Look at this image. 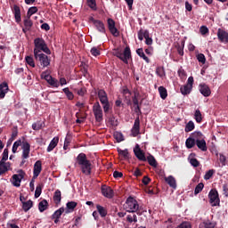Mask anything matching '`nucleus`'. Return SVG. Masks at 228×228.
I'll return each instance as SVG.
<instances>
[{
	"mask_svg": "<svg viewBox=\"0 0 228 228\" xmlns=\"http://www.w3.org/2000/svg\"><path fill=\"white\" fill-rule=\"evenodd\" d=\"M219 161L223 165V167H225V164H226V161H227V158L225 157V155L220 153L219 154Z\"/></svg>",
	"mask_w": 228,
	"mask_h": 228,
	"instance_id": "obj_60",
	"label": "nucleus"
},
{
	"mask_svg": "<svg viewBox=\"0 0 228 228\" xmlns=\"http://www.w3.org/2000/svg\"><path fill=\"white\" fill-rule=\"evenodd\" d=\"M41 172H42V161L37 160L34 164L33 179H37L40 175Z\"/></svg>",
	"mask_w": 228,
	"mask_h": 228,
	"instance_id": "obj_17",
	"label": "nucleus"
},
{
	"mask_svg": "<svg viewBox=\"0 0 228 228\" xmlns=\"http://www.w3.org/2000/svg\"><path fill=\"white\" fill-rule=\"evenodd\" d=\"M159 94L160 98L163 99V101H165V99L168 97V92L167 91V88H165V86L159 87Z\"/></svg>",
	"mask_w": 228,
	"mask_h": 228,
	"instance_id": "obj_35",
	"label": "nucleus"
},
{
	"mask_svg": "<svg viewBox=\"0 0 228 228\" xmlns=\"http://www.w3.org/2000/svg\"><path fill=\"white\" fill-rule=\"evenodd\" d=\"M8 90H10V88L8 87V83L3 82L0 84V99H4V97H6Z\"/></svg>",
	"mask_w": 228,
	"mask_h": 228,
	"instance_id": "obj_24",
	"label": "nucleus"
},
{
	"mask_svg": "<svg viewBox=\"0 0 228 228\" xmlns=\"http://www.w3.org/2000/svg\"><path fill=\"white\" fill-rule=\"evenodd\" d=\"M200 33L203 36L208 35V33H209V28H208L206 26H201L200 28Z\"/></svg>",
	"mask_w": 228,
	"mask_h": 228,
	"instance_id": "obj_63",
	"label": "nucleus"
},
{
	"mask_svg": "<svg viewBox=\"0 0 228 228\" xmlns=\"http://www.w3.org/2000/svg\"><path fill=\"white\" fill-rule=\"evenodd\" d=\"M114 138L117 140V142H124V134H122L120 132H115Z\"/></svg>",
	"mask_w": 228,
	"mask_h": 228,
	"instance_id": "obj_50",
	"label": "nucleus"
},
{
	"mask_svg": "<svg viewBox=\"0 0 228 228\" xmlns=\"http://www.w3.org/2000/svg\"><path fill=\"white\" fill-rule=\"evenodd\" d=\"M65 212L64 208H60L52 216V218H61V215Z\"/></svg>",
	"mask_w": 228,
	"mask_h": 228,
	"instance_id": "obj_44",
	"label": "nucleus"
},
{
	"mask_svg": "<svg viewBox=\"0 0 228 228\" xmlns=\"http://www.w3.org/2000/svg\"><path fill=\"white\" fill-rule=\"evenodd\" d=\"M156 74L157 76H159V77H165V68L163 67H158L156 69Z\"/></svg>",
	"mask_w": 228,
	"mask_h": 228,
	"instance_id": "obj_49",
	"label": "nucleus"
},
{
	"mask_svg": "<svg viewBox=\"0 0 228 228\" xmlns=\"http://www.w3.org/2000/svg\"><path fill=\"white\" fill-rule=\"evenodd\" d=\"M35 59L37 60L41 65V67H49L51 65V60L45 53H37V55H34Z\"/></svg>",
	"mask_w": 228,
	"mask_h": 228,
	"instance_id": "obj_12",
	"label": "nucleus"
},
{
	"mask_svg": "<svg viewBox=\"0 0 228 228\" xmlns=\"http://www.w3.org/2000/svg\"><path fill=\"white\" fill-rule=\"evenodd\" d=\"M202 190H204V183H200L194 189V195H199Z\"/></svg>",
	"mask_w": 228,
	"mask_h": 228,
	"instance_id": "obj_48",
	"label": "nucleus"
},
{
	"mask_svg": "<svg viewBox=\"0 0 228 228\" xmlns=\"http://www.w3.org/2000/svg\"><path fill=\"white\" fill-rule=\"evenodd\" d=\"M76 117H77V120H76L77 124H83V122H85V120L86 119V116L81 117V114L79 113H77Z\"/></svg>",
	"mask_w": 228,
	"mask_h": 228,
	"instance_id": "obj_52",
	"label": "nucleus"
},
{
	"mask_svg": "<svg viewBox=\"0 0 228 228\" xmlns=\"http://www.w3.org/2000/svg\"><path fill=\"white\" fill-rule=\"evenodd\" d=\"M42 195V185H37L35 191V198L38 199Z\"/></svg>",
	"mask_w": 228,
	"mask_h": 228,
	"instance_id": "obj_57",
	"label": "nucleus"
},
{
	"mask_svg": "<svg viewBox=\"0 0 228 228\" xmlns=\"http://www.w3.org/2000/svg\"><path fill=\"white\" fill-rule=\"evenodd\" d=\"M193 129H195V123H193V121L191 120L185 125L184 131L185 133H191Z\"/></svg>",
	"mask_w": 228,
	"mask_h": 228,
	"instance_id": "obj_40",
	"label": "nucleus"
},
{
	"mask_svg": "<svg viewBox=\"0 0 228 228\" xmlns=\"http://www.w3.org/2000/svg\"><path fill=\"white\" fill-rule=\"evenodd\" d=\"M98 98L101 104H102L104 113H108V111H110V100H108V94H106V91L102 89L98 90Z\"/></svg>",
	"mask_w": 228,
	"mask_h": 228,
	"instance_id": "obj_5",
	"label": "nucleus"
},
{
	"mask_svg": "<svg viewBox=\"0 0 228 228\" xmlns=\"http://www.w3.org/2000/svg\"><path fill=\"white\" fill-rule=\"evenodd\" d=\"M177 228H191V224L190 222H183L177 226Z\"/></svg>",
	"mask_w": 228,
	"mask_h": 228,
	"instance_id": "obj_62",
	"label": "nucleus"
},
{
	"mask_svg": "<svg viewBox=\"0 0 228 228\" xmlns=\"http://www.w3.org/2000/svg\"><path fill=\"white\" fill-rule=\"evenodd\" d=\"M102 194L106 199H113V189L106 185L102 186Z\"/></svg>",
	"mask_w": 228,
	"mask_h": 228,
	"instance_id": "obj_21",
	"label": "nucleus"
},
{
	"mask_svg": "<svg viewBox=\"0 0 228 228\" xmlns=\"http://www.w3.org/2000/svg\"><path fill=\"white\" fill-rule=\"evenodd\" d=\"M202 112H200V110H196L194 111V120L197 122V124H201L202 123Z\"/></svg>",
	"mask_w": 228,
	"mask_h": 228,
	"instance_id": "obj_34",
	"label": "nucleus"
},
{
	"mask_svg": "<svg viewBox=\"0 0 228 228\" xmlns=\"http://www.w3.org/2000/svg\"><path fill=\"white\" fill-rule=\"evenodd\" d=\"M93 113L94 115L96 122H102V108L99 102H95L93 106Z\"/></svg>",
	"mask_w": 228,
	"mask_h": 228,
	"instance_id": "obj_11",
	"label": "nucleus"
},
{
	"mask_svg": "<svg viewBox=\"0 0 228 228\" xmlns=\"http://www.w3.org/2000/svg\"><path fill=\"white\" fill-rule=\"evenodd\" d=\"M138 208H140V205H138V201H136V200L131 197L126 200V209L128 213H136V211H138Z\"/></svg>",
	"mask_w": 228,
	"mask_h": 228,
	"instance_id": "obj_7",
	"label": "nucleus"
},
{
	"mask_svg": "<svg viewBox=\"0 0 228 228\" xmlns=\"http://www.w3.org/2000/svg\"><path fill=\"white\" fill-rule=\"evenodd\" d=\"M147 161H148L149 165H151V167L157 168L158 162L156 161V159L154 158V156H152V155L148 156Z\"/></svg>",
	"mask_w": 228,
	"mask_h": 228,
	"instance_id": "obj_41",
	"label": "nucleus"
},
{
	"mask_svg": "<svg viewBox=\"0 0 228 228\" xmlns=\"http://www.w3.org/2000/svg\"><path fill=\"white\" fill-rule=\"evenodd\" d=\"M131 134L134 137H136L138 134H140V118H135L134 126L131 129Z\"/></svg>",
	"mask_w": 228,
	"mask_h": 228,
	"instance_id": "obj_20",
	"label": "nucleus"
},
{
	"mask_svg": "<svg viewBox=\"0 0 228 228\" xmlns=\"http://www.w3.org/2000/svg\"><path fill=\"white\" fill-rule=\"evenodd\" d=\"M223 191H224V197L228 198V185H227V183H224L223 185Z\"/></svg>",
	"mask_w": 228,
	"mask_h": 228,
	"instance_id": "obj_64",
	"label": "nucleus"
},
{
	"mask_svg": "<svg viewBox=\"0 0 228 228\" xmlns=\"http://www.w3.org/2000/svg\"><path fill=\"white\" fill-rule=\"evenodd\" d=\"M62 92L65 94V95H66L67 99H69V101L74 100V94L72 92H70L69 87L63 88Z\"/></svg>",
	"mask_w": 228,
	"mask_h": 228,
	"instance_id": "obj_42",
	"label": "nucleus"
},
{
	"mask_svg": "<svg viewBox=\"0 0 228 228\" xmlns=\"http://www.w3.org/2000/svg\"><path fill=\"white\" fill-rule=\"evenodd\" d=\"M87 4H88L89 8H92V10H96V8H97L95 0H87Z\"/></svg>",
	"mask_w": 228,
	"mask_h": 228,
	"instance_id": "obj_61",
	"label": "nucleus"
},
{
	"mask_svg": "<svg viewBox=\"0 0 228 228\" xmlns=\"http://www.w3.org/2000/svg\"><path fill=\"white\" fill-rule=\"evenodd\" d=\"M196 58L200 63H202V65L206 63V56L203 53H199Z\"/></svg>",
	"mask_w": 228,
	"mask_h": 228,
	"instance_id": "obj_54",
	"label": "nucleus"
},
{
	"mask_svg": "<svg viewBox=\"0 0 228 228\" xmlns=\"http://www.w3.org/2000/svg\"><path fill=\"white\" fill-rule=\"evenodd\" d=\"M25 61L28 67H31L32 69H35L37 67V64H35V59H33V56H26L25 57Z\"/></svg>",
	"mask_w": 228,
	"mask_h": 228,
	"instance_id": "obj_38",
	"label": "nucleus"
},
{
	"mask_svg": "<svg viewBox=\"0 0 228 228\" xmlns=\"http://www.w3.org/2000/svg\"><path fill=\"white\" fill-rule=\"evenodd\" d=\"M12 12H13V15L15 18V21L17 23L20 22L22 20V19L20 17V7H19L18 5H14Z\"/></svg>",
	"mask_w": 228,
	"mask_h": 228,
	"instance_id": "obj_26",
	"label": "nucleus"
},
{
	"mask_svg": "<svg viewBox=\"0 0 228 228\" xmlns=\"http://www.w3.org/2000/svg\"><path fill=\"white\" fill-rule=\"evenodd\" d=\"M91 54L95 57L101 56V50L99 49V47L94 46L91 49Z\"/></svg>",
	"mask_w": 228,
	"mask_h": 228,
	"instance_id": "obj_53",
	"label": "nucleus"
},
{
	"mask_svg": "<svg viewBox=\"0 0 228 228\" xmlns=\"http://www.w3.org/2000/svg\"><path fill=\"white\" fill-rule=\"evenodd\" d=\"M21 163L20 165H24L26 163V160L29 158V154L31 152V145L28 142H23L22 146H21Z\"/></svg>",
	"mask_w": 228,
	"mask_h": 228,
	"instance_id": "obj_9",
	"label": "nucleus"
},
{
	"mask_svg": "<svg viewBox=\"0 0 228 228\" xmlns=\"http://www.w3.org/2000/svg\"><path fill=\"white\" fill-rule=\"evenodd\" d=\"M90 20L94 24V28H96L97 31L106 34V27L104 26V22L94 18H91Z\"/></svg>",
	"mask_w": 228,
	"mask_h": 228,
	"instance_id": "obj_14",
	"label": "nucleus"
},
{
	"mask_svg": "<svg viewBox=\"0 0 228 228\" xmlns=\"http://www.w3.org/2000/svg\"><path fill=\"white\" fill-rule=\"evenodd\" d=\"M113 54L127 65V63H129V60H131V48L126 46L124 52H122V50L116 49L114 50Z\"/></svg>",
	"mask_w": 228,
	"mask_h": 228,
	"instance_id": "obj_4",
	"label": "nucleus"
},
{
	"mask_svg": "<svg viewBox=\"0 0 228 228\" xmlns=\"http://www.w3.org/2000/svg\"><path fill=\"white\" fill-rule=\"evenodd\" d=\"M196 143L197 142H195V140L192 139L191 135H190V137L187 138L185 141V147L187 149H193L195 147Z\"/></svg>",
	"mask_w": 228,
	"mask_h": 228,
	"instance_id": "obj_32",
	"label": "nucleus"
},
{
	"mask_svg": "<svg viewBox=\"0 0 228 228\" xmlns=\"http://www.w3.org/2000/svg\"><path fill=\"white\" fill-rule=\"evenodd\" d=\"M24 175H26V173H24L22 170H19L18 174L12 176V184L14 185L16 188H19L20 186V183H22Z\"/></svg>",
	"mask_w": 228,
	"mask_h": 228,
	"instance_id": "obj_10",
	"label": "nucleus"
},
{
	"mask_svg": "<svg viewBox=\"0 0 228 228\" xmlns=\"http://www.w3.org/2000/svg\"><path fill=\"white\" fill-rule=\"evenodd\" d=\"M53 202L54 204L58 205L61 202V191L60 190H56L53 194Z\"/></svg>",
	"mask_w": 228,
	"mask_h": 228,
	"instance_id": "obj_31",
	"label": "nucleus"
},
{
	"mask_svg": "<svg viewBox=\"0 0 228 228\" xmlns=\"http://www.w3.org/2000/svg\"><path fill=\"white\" fill-rule=\"evenodd\" d=\"M191 136L194 140V142L197 143L198 142H200L201 140H204L206 136L201 132H193Z\"/></svg>",
	"mask_w": 228,
	"mask_h": 228,
	"instance_id": "obj_27",
	"label": "nucleus"
},
{
	"mask_svg": "<svg viewBox=\"0 0 228 228\" xmlns=\"http://www.w3.org/2000/svg\"><path fill=\"white\" fill-rule=\"evenodd\" d=\"M66 208H67V213H72V211H74V209H76V208H77V202L76 201H69L66 204Z\"/></svg>",
	"mask_w": 228,
	"mask_h": 228,
	"instance_id": "obj_33",
	"label": "nucleus"
},
{
	"mask_svg": "<svg viewBox=\"0 0 228 228\" xmlns=\"http://www.w3.org/2000/svg\"><path fill=\"white\" fill-rule=\"evenodd\" d=\"M217 38L219 42L227 44L228 42V31L224 28H218L217 29Z\"/></svg>",
	"mask_w": 228,
	"mask_h": 228,
	"instance_id": "obj_15",
	"label": "nucleus"
},
{
	"mask_svg": "<svg viewBox=\"0 0 228 228\" xmlns=\"http://www.w3.org/2000/svg\"><path fill=\"white\" fill-rule=\"evenodd\" d=\"M193 77H189L187 83L180 87L182 95H190L193 90Z\"/></svg>",
	"mask_w": 228,
	"mask_h": 228,
	"instance_id": "obj_6",
	"label": "nucleus"
},
{
	"mask_svg": "<svg viewBox=\"0 0 228 228\" xmlns=\"http://www.w3.org/2000/svg\"><path fill=\"white\" fill-rule=\"evenodd\" d=\"M216 227V223L209 219L204 220L199 225V228H215Z\"/></svg>",
	"mask_w": 228,
	"mask_h": 228,
	"instance_id": "obj_23",
	"label": "nucleus"
},
{
	"mask_svg": "<svg viewBox=\"0 0 228 228\" xmlns=\"http://www.w3.org/2000/svg\"><path fill=\"white\" fill-rule=\"evenodd\" d=\"M34 56L42 54V52L45 53V54H51V50L47 47V44H45V40H44V38H36L34 40Z\"/></svg>",
	"mask_w": 228,
	"mask_h": 228,
	"instance_id": "obj_3",
	"label": "nucleus"
},
{
	"mask_svg": "<svg viewBox=\"0 0 228 228\" xmlns=\"http://www.w3.org/2000/svg\"><path fill=\"white\" fill-rule=\"evenodd\" d=\"M136 53H137L138 56H140V58H142V60H144V61H146V63H150L151 60H149V57H147L145 55V53H143L142 48L137 49Z\"/></svg>",
	"mask_w": 228,
	"mask_h": 228,
	"instance_id": "obj_39",
	"label": "nucleus"
},
{
	"mask_svg": "<svg viewBox=\"0 0 228 228\" xmlns=\"http://www.w3.org/2000/svg\"><path fill=\"white\" fill-rule=\"evenodd\" d=\"M76 94H77L80 97H84L86 94V87L75 88L73 89Z\"/></svg>",
	"mask_w": 228,
	"mask_h": 228,
	"instance_id": "obj_45",
	"label": "nucleus"
},
{
	"mask_svg": "<svg viewBox=\"0 0 228 228\" xmlns=\"http://www.w3.org/2000/svg\"><path fill=\"white\" fill-rule=\"evenodd\" d=\"M41 78L45 79V81L53 86V88H58L61 85V86H63L67 85V79L65 77H61L60 80L53 77L51 74H49V71H44L41 73Z\"/></svg>",
	"mask_w": 228,
	"mask_h": 228,
	"instance_id": "obj_2",
	"label": "nucleus"
},
{
	"mask_svg": "<svg viewBox=\"0 0 228 228\" xmlns=\"http://www.w3.org/2000/svg\"><path fill=\"white\" fill-rule=\"evenodd\" d=\"M7 160H8V149H4L2 155V159L0 161L6 163Z\"/></svg>",
	"mask_w": 228,
	"mask_h": 228,
	"instance_id": "obj_59",
	"label": "nucleus"
},
{
	"mask_svg": "<svg viewBox=\"0 0 228 228\" xmlns=\"http://www.w3.org/2000/svg\"><path fill=\"white\" fill-rule=\"evenodd\" d=\"M126 222H128V224H136V222H138V217L134 212H132V214L126 216Z\"/></svg>",
	"mask_w": 228,
	"mask_h": 228,
	"instance_id": "obj_37",
	"label": "nucleus"
},
{
	"mask_svg": "<svg viewBox=\"0 0 228 228\" xmlns=\"http://www.w3.org/2000/svg\"><path fill=\"white\" fill-rule=\"evenodd\" d=\"M199 91L203 97H209V95H211V89L209 88V86L204 83L199 85Z\"/></svg>",
	"mask_w": 228,
	"mask_h": 228,
	"instance_id": "obj_16",
	"label": "nucleus"
},
{
	"mask_svg": "<svg viewBox=\"0 0 228 228\" xmlns=\"http://www.w3.org/2000/svg\"><path fill=\"white\" fill-rule=\"evenodd\" d=\"M196 145L200 151H202L203 152H206L208 151V144L206 143V138L201 139V141H198L196 142Z\"/></svg>",
	"mask_w": 228,
	"mask_h": 228,
	"instance_id": "obj_28",
	"label": "nucleus"
},
{
	"mask_svg": "<svg viewBox=\"0 0 228 228\" xmlns=\"http://www.w3.org/2000/svg\"><path fill=\"white\" fill-rule=\"evenodd\" d=\"M208 199L212 208H216V206H220V197L218 196V191H216V189L209 191Z\"/></svg>",
	"mask_w": 228,
	"mask_h": 228,
	"instance_id": "obj_8",
	"label": "nucleus"
},
{
	"mask_svg": "<svg viewBox=\"0 0 228 228\" xmlns=\"http://www.w3.org/2000/svg\"><path fill=\"white\" fill-rule=\"evenodd\" d=\"M164 181H166L167 184L170 186L173 190H177V180H175V177L174 175L166 176L164 178Z\"/></svg>",
	"mask_w": 228,
	"mask_h": 228,
	"instance_id": "obj_19",
	"label": "nucleus"
},
{
	"mask_svg": "<svg viewBox=\"0 0 228 228\" xmlns=\"http://www.w3.org/2000/svg\"><path fill=\"white\" fill-rule=\"evenodd\" d=\"M118 152L121 158H124V159H127V158H129V151L127 150L118 149Z\"/></svg>",
	"mask_w": 228,
	"mask_h": 228,
	"instance_id": "obj_46",
	"label": "nucleus"
},
{
	"mask_svg": "<svg viewBox=\"0 0 228 228\" xmlns=\"http://www.w3.org/2000/svg\"><path fill=\"white\" fill-rule=\"evenodd\" d=\"M20 145H22V141L19 140V141L14 142V143L12 145L13 154H15V152H17V149H19V147H20Z\"/></svg>",
	"mask_w": 228,
	"mask_h": 228,
	"instance_id": "obj_51",
	"label": "nucleus"
},
{
	"mask_svg": "<svg viewBox=\"0 0 228 228\" xmlns=\"http://www.w3.org/2000/svg\"><path fill=\"white\" fill-rule=\"evenodd\" d=\"M47 208H49V202H47L46 200H43L38 204V209L40 213H44V211L47 210Z\"/></svg>",
	"mask_w": 228,
	"mask_h": 228,
	"instance_id": "obj_30",
	"label": "nucleus"
},
{
	"mask_svg": "<svg viewBox=\"0 0 228 228\" xmlns=\"http://www.w3.org/2000/svg\"><path fill=\"white\" fill-rule=\"evenodd\" d=\"M32 129L34 131H40V129H42V123L40 121H37L32 125Z\"/></svg>",
	"mask_w": 228,
	"mask_h": 228,
	"instance_id": "obj_56",
	"label": "nucleus"
},
{
	"mask_svg": "<svg viewBox=\"0 0 228 228\" xmlns=\"http://www.w3.org/2000/svg\"><path fill=\"white\" fill-rule=\"evenodd\" d=\"M37 12H38V8L37 6L30 7L27 12V17H28V19H31V16L35 15Z\"/></svg>",
	"mask_w": 228,
	"mask_h": 228,
	"instance_id": "obj_47",
	"label": "nucleus"
},
{
	"mask_svg": "<svg viewBox=\"0 0 228 228\" xmlns=\"http://www.w3.org/2000/svg\"><path fill=\"white\" fill-rule=\"evenodd\" d=\"M76 161L77 165L80 167L82 174H85V175H90L92 174V162L88 160V159L86 158V154H78Z\"/></svg>",
	"mask_w": 228,
	"mask_h": 228,
	"instance_id": "obj_1",
	"label": "nucleus"
},
{
	"mask_svg": "<svg viewBox=\"0 0 228 228\" xmlns=\"http://www.w3.org/2000/svg\"><path fill=\"white\" fill-rule=\"evenodd\" d=\"M22 209L23 211H25V213H28V211H29V209H31V208H33V200H28L27 201H22Z\"/></svg>",
	"mask_w": 228,
	"mask_h": 228,
	"instance_id": "obj_29",
	"label": "nucleus"
},
{
	"mask_svg": "<svg viewBox=\"0 0 228 228\" xmlns=\"http://www.w3.org/2000/svg\"><path fill=\"white\" fill-rule=\"evenodd\" d=\"M214 174H215V170H213V169L208 170V171L205 174L204 179H205L206 181H209V179H211V177H213V175H214Z\"/></svg>",
	"mask_w": 228,
	"mask_h": 228,
	"instance_id": "obj_55",
	"label": "nucleus"
},
{
	"mask_svg": "<svg viewBox=\"0 0 228 228\" xmlns=\"http://www.w3.org/2000/svg\"><path fill=\"white\" fill-rule=\"evenodd\" d=\"M96 209H97L100 216H102V218H104V216H106V215H108V210L106 209V208H104L101 205H96Z\"/></svg>",
	"mask_w": 228,
	"mask_h": 228,
	"instance_id": "obj_36",
	"label": "nucleus"
},
{
	"mask_svg": "<svg viewBox=\"0 0 228 228\" xmlns=\"http://www.w3.org/2000/svg\"><path fill=\"white\" fill-rule=\"evenodd\" d=\"M156 174H158V175H159V177H161L162 179H165V177H167L165 174V170L159 167H157Z\"/></svg>",
	"mask_w": 228,
	"mask_h": 228,
	"instance_id": "obj_58",
	"label": "nucleus"
},
{
	"mask_svg": "<svg viewBox=\"0 0 228 228\" xmlns=\"http://www.w3.org/2000/svg\"><path fill=\"white\" fill-rule=\"evenodd\" d=\"M134 152L137 159H140V161H147V158H145V153L142 149H140V145L136 144V146L134 149Z\"/></svg>",
	"mask_w": 228,
	"mask_h": 228,
	"instance_id": "obj_18",
	"label": "nucleus"
},
{
	"mask_svg": "<svg viewBox=\"0 0 228 228\" xmlns=\"http://www.w3.org/2000/svg\"><path fill=\"white\" fill-rule=\"evenodd\" d=\"M59 142H60V137L58 136L53 137L47 147V150H46L47 152H53V151H54V149H56V147L58 146Z\"/></svg>",
	"mask_w": 228,
	"mask_h": 228,
	"instance_id": "obj_22",
	"label": "nucleus"
},
{
	"mask_svg": "<svg viewBox=\"0 0 228 228\" xmlns=\"http://www.w3.org/2000/svg\"><path fill=\"white\" fill-rule=\"evenodd\" d=\"M137 35H138V39L142 42V40H143V38H146L150 34H149V30L140 29Z\"/></svg>",
	"mask_w": 228,
	"mask_h": 228,
	"instance_id": "obj_43",
	"label": "nucleus"
},
{
	"mask_svg": "<svg viewBox=\"0 0 228 228\" xmlns=\"http://www.w3.org/2000/svg\"><path fill=\"white\" fill-rule=\"evenodd\" d=\"M12 164L10 162H4L0 161V175H3V174H6L8 170H11Z\"/></svg>",
	"mask_w": 228,
	"mask_h": 228,
	"instance_id": "obj_25",
	"label": "nucleus"
},
{
	"mask_svg": "<svg viewBox=\"0 0 228 228\" xmlns=\"http://www.w3.org/2000/svg\"><path fill=\"white\" fill-rule=\"evenodd\" d=\"M107 26L110 33H111L113 37H118V35H120V33L118 32V29L115 25V20L113 19L109 18L107 20Z\"/></svg>",
	"mask_w": 228,
	"mask_h": 228,
	"instance_id": "obj_13",
	"label": "nucleus"
}]
</instances>
